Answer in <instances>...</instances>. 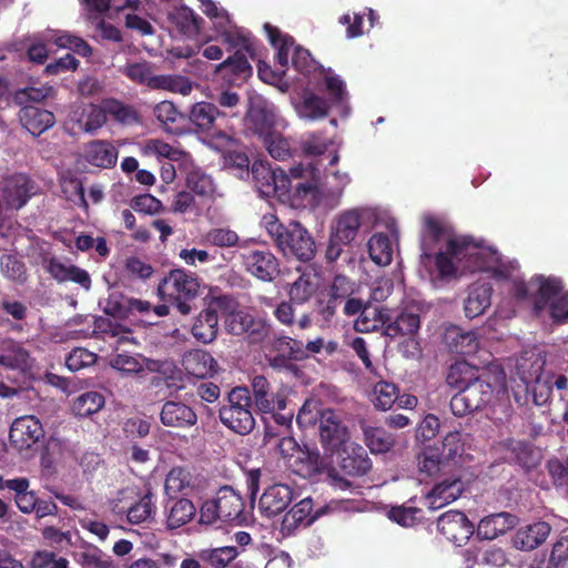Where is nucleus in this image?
I'll return each instance as SVG.
<instances>
[{"label": "nucleus", "instance_id": "nucleus-1", "mask_svg": "<svg viewBox=\"0 0 568 568\" xmlns=\"http://www.w3.org/2000/svg\"><path fill=\"white\" fill-rule=\"evenodd\" d=\"M252 175L254 186L262 196L288 195L293 202L315 200L321 185V170L307 162L288 168L286 172L282 169H272L262 161H254L248 176Z\"/></svg>", "mask_w": 568, "mask_h": 568}, {"label": "nucleus", "instance_id": "nucleus-2", "mask_svg": "<svg viewBox=\"0 0 568 568\" xmlns=\"http://www.w3.org/2000/svg\"><path fill=\"white\" fill-rule=\"evenodd\" d=\"M423 262L433 260L435 271L439 280H450L455 276L456 270L464 274L488 273L495 277V250L491 246L483 245V241H471L469 237H456L447 241L445 252H435L432 248V256L420 255Z\"/></svg>", "mask_w": 568, "mask_h": 568}, {"label": "nucleus", "instance_id": "nucleus-3", "mask_svg": "<svg viewBox=\"0 0 568 568\" xmlns=\"http://www.w3.org/2000/svg\"><path fill=\"white\" fill-rule=\"evenodd\" d=\"M519 265L516 260L498 257V280H510V296L517 302L532 301V313L539 315L548 302L562 295V282L556 277L535 275L528 283L518 276Z\"/></svg>", "mask_w": 568, "mask_h": 568}, {"label": "nucleus", "instance_id": "nucleus-4", "mask_svg": "<svg viewBox=\"0 0 568 568\" xmlns=\"http://www.w3.org/2000/svg\"><path fill=\"white\" fill-rule=\"evenodd\" d=\"M262 225L283 255L305 263L311 262L314 257V241L311 233L300 222L292 221L284 225L277 221L275 215L268 214L262 217Z\"/></svg>", "mask_w": 568, "mask_h": 568}, {"label": "nucleus", "instance_id": "nucleus-5", "mask_svg": "<svg viewBox=\"0 0 568 568\" xmlns=\"http://www.w3.org/2000/svg\"><path fill=\"white\" fill-rule=\"evenodd\" d=\"M227 118V111L217 109L214 103L206 101L193 103L187 114V121L193 125V130L210 138V143L216 149L224 148L231 142V136L225 131Z\"/></svg>", "mask_w": 568, "mask_h": 568}, {"label": "nucleus", "instance_id": "nucleus-6", "mask_svg": "<svg viewBox=\"0 0 568 568\" xmlns=\"http://www.w3.org/2000/svg\"><path fill=\"white\" fill-rule=\"evenodd\" d=\"M217 417L227 430L239 436L252 433L255 420L252 415L250 390L244 386H236L227 392L226 403L220 406Z\"/></svg>", "mask_w": 568, "mask_h": 568}, {"label": "nucleus", "instance_id": "nucleus-7", "mask_svg": "<svg viewBox=\"0 0 568 568\" xmlns=\"http://www.w3.org/2000/svg\"><path fill=\"white\" fill-rule=\"evenodd\" d=\"M245 520L243 498L231 486H222L215 497L203 501L200 508V524L213 525L216 521L240 525Z\"/></svg>", "mask_w": 568, "mask_h": 568}, {"label": "nucleus", "instance_id": "nucleus-8", "mask_svg": "<svg viewBox=\"0 0 568 568\" xmlns=\"http://www.w3.org/2000/svg\"><path fill=\"white\" fill-rule=\"evenodd\" d=\"M329 453H337V462H335L337 467L329 470V479L335 489L347 490L351 488L349 479L342 475L348 478H361L372 469V462L367 457V453L357 444H351Z\"/></svg>", "mask_w": 568, "mask_h": 568}, {"label": "nucleus", "instance_id": "nucleus-9", "mask_svg": "<svg viewBox=\"0 0 568 568\" xmlns=\"http://www.w3.org/2000/svg\"><path fill=\"white\" fill-rule=\"evenodd\" d=\"M199 277L183 268H173L159 282V294L171 300L182 315L191 313V301L199 294Z\"/></svg>", "mask_w": 568, "mask_h": 568}, {"label": "nucleus", "instance_id": "nucleus-10", "mask_svg": "<svg viewBox=\"0 0 568 568\" xmlns=\"http://www.w3.org/2000/svg\"><path fill=\"white\" fill-rule=\"evenodd\" d=\"M122 74L132 82L152 90L189 95L192 89L191 81L184 75L152 73V64L148 61L126 64Z\"/></svg>", "mask_w": 568, "mask_h": 568}, {"label": "nucleus", "instance_id": "nucleus-11", "mask_svg": "<svg viewBox=\"0 0 568 568\" xmlns=\"http://www.w3.org/2000/svg\"><path fill=\"white\" fill-rule=\"evenodd\" d=\"M264 31L268 37V42L276 49V64L283 70L287 64L293 65L301 74H308L314 70V60H312L308 50L294 44V39L287 34H283L276 27L266 23Z\"/></svg>", "mask_w": 568, "mask_h": 568}, {"label": "nucleus", "instance_id": "nucleus-12", "mask_svg": "<svg viewBox=\"0 0 568 568\" xmlns=\"http://www.w3.org/2000/svg\"><path fill=\"white\" fill-rule=\"evenodd\" d=\"M418 329H420V315L412 307L395 311V316L381 327L386 338L407 341L403 345V354L407 357H416L420 354V347L415 339Z\"/></svg>", "mask_w": 568, "mask_h": 568}, {"label": "nucleus", "instance_id": "nucleus-13", "mask_svg": "<svg viewBox=\"0 0 568 568\" xmlns=\"http://www.w3.org/2000/svg\"><path fill=\"white\" fill-rule=\"evenodd\" d=\"M281 456L288 459V467L301 478H312L323 470V458L316 449H301L294 438L284 436L276 443Z\"/></svg>", "mask_w": 568, "mask_h": 568}, {"label": "nucleus", "instance_id": "nucleus-14", "mask_svg": "<svg viewBox=\"0 0 568 568\" xmlns=\"http://www.w3.org/2000/svg\"><path fill=\"white\" fill-rule=\"evenodd\" d=\"M361 213L358 209L346 211L335 219L334 227L329 233L327 248H325V260L334 263L343 253V247L348 246L359 233Z\"/></svg>", "mask_w": 568, "mask_h": 568}, {"label": "nucleus", "instance_id": "nucleus-15", "mask_svg": "<svg viewBox=\"0 0 568 568\" xmlns=\"http://www.w3.org/2000/svg\"><path fill=\"white\" fill-rule=\"evenodd\" d=\"M224 326L227 334L244 336L251 345H258L272 335V325L266 320L242 310L227 313Z\"/></svg>", "mask_w": 568, "mask_h": 568}, {"label": "nucleus", "instance_id": "nucleus-16", "mask_svg": "<svg viewBox=\"0 0 568 568\" xmlns=\"http://www.w3.org/2000/svg\"><path fill=\"white\" fill-rule=\"evenodd\" d=\"M43 437L42 424L32 415L14 418L10 425V447L23 456H28Z\"/></svg>", "mask_w": 568, "mask_h": 568}, {"label": "nucleus", "instance_id": "nucleus-17", "mask_svg": "<svg viewBox=\"0 0 568 568\" xmlns=\"http://www.w3.org/2000/svg\"><path fill=\"white\" fill-rule=\"evenodd\" d=\"M233 303V298H231L227 294H219L216 296H212L210 298V304L207 307L203 308L195 321H193V325H191V335L195 341L202 343L203 345H207L215 341L216 338V312L215 308L226 311L231 307Z\"/></svg>", "mask_w": 568, "mask_h": 568}, {"label": "nucleus", "instance_id": "nucleus-18", "mask_svg": "<svg viewBox=\"0 0 568 568\" xmlns=\"http://www.w3.org/2000/svg\"><path fill=\"white\" fill-rule=\"evenodd\" d=\"M242 267L252 278L262 283H272L280 275V261L267 248L242 253Z\"/></svg>", "mask_w": 568, "mask_h": 568}, {"label": "nucleus", "instance_id": "nucleus-19", "mask_svg": "<svg viewBox=\"0 0 568 568\" xmlns=\"http://www.w3.org/2000/svg\"><path fill=\"white\" fill-rule=\"evenodd\" d=\"M544 359L539 354L526 352L520 354L515 363V377L520 381V388L515 390V400L523 406L528 400L529 387L540 379Z\"/></svg>", "mask_w": 568, "mask_h": 568}, {"label": "nucleus", "instance_id": "nucleus-20", "mask_svg": "<svg viewBox=\"0 0 568 568\" xmlns=\"http://www.w3.org/2000/svg\"><path fill=\"white\" fill-rule=\"evenodd\" d=\"M317 433H320V444L324 446L325 452H335L353 444L349 442L347 426L341 422V416L333 409L322 410Z\"/></svg>", "mask_w": 568, "mask_h": 568}, {"label": "nucleus", "instance_id": "nucleus-21", "mask_svg": "<svg viewBox=\"0 0 568 568\" xmlns=\"http://www.w3.org/2000/svg\"><path fill=\"white\" fill-rule=\"evenodd\" d=\"M500 459L504 463L516 464L525 471H530L540 465L542 453L532 444L525 440H516L513 438L500 443L498 447Z\"/></svg>", "mask_w": 568, "mask_h": 568}, {"label": "nucleus", "instance_id": "nucleus-22", "mask_svg": "<svg viewBox=\"0 0 568 568\" xmlns=\"http://www.w3.org/2000/svg\"><path fill=\"white\" fill-rule=\"evenodd\" d=\"M437 530L449 542L455 544V546H463L473 536V524L464 513L449 510L437 518Z\"/></svg>", "mask_w": 568, "mask_h": 568}, {"label": "nucleus", "instance_id": "nucleus-23", "mask_svg": "<svg viewBox=\"0 0 568 568\" xmlns=\"http://www.w3.org/2000/svg\"><path fill=\"white\" fill-rule=\"evenodd\" d=\"M550 531H552L550 524L539 519L520 526V528L515 531V535H513V538H510V544H513L515 549L521 552H531L546 542V539L550 536Z\"/></svg>", "mask_w": 568, "mask_h": 568}, {"label": "nucleus", "instance_id": "nucleus-24", "mask_svg": "<svg viewBox=\"0 0 568 568\" xmlns=\"http://www.w3.org/2000/svg\"><path fill=\"white\" fill-rule=\"evenodd\" d=\"M251 388L252 404H254L258 413H268L275 409L283 410L286 408V395H284V392L270 390V383L262 375L252 377Z\"/></svg>", "mask_w": 568, "mask_h": 568}, {"label": "nucleus", "instance_id": "nucleus-25", "mask_svg": "<svg viewBox=\"0 0 568 568\" xmlns=\"http://www.w3.org/2000/svg\"><path fill=\"white\" fill-rule=\"evenodd\" d=\"M479 545L476 546V564L479 566L495 567L497 555L495 546H485V542H491L497 537V525H495V515L486 516L479 519L478 527L474 529Z\"/></svg>", "mask_w": 568, "mask_h": 568}, {"label": "nucleus", "instance_id": "nucleus-26", "mask_svg": "<svg viewBox=\"0 0 568 568\" xmlns=\"http://www.w3.org/2000/svg\"><path fill=\"white\" fill-rule=\"evenodd\" d=\"M150 311V303L130 297L121 292L108 294L104 303V314L115 320H125L133 314H144Z\"/></svg>", "mask_w": 568, "mask_h": 568}, {"label": "nucleus", "instance_id": "nucleus-27", "mask_svg": "<svg viewBox=\"0 0 568 568\" xmlns=\"http://www.w3.org/2000/svg\"><path fill=\"white\" fill-rule=\"evenodd\" d=\"M83 162L99 169H112L118 162V149L109 141L94 140L83 144Z\"/></svg>", "mask_w": 568, "mask_h": 568}, {"label": "nucleus", "instance_id": "nucleus-28", "mask_svg": "<svg viewBox=\"0 0 568 568\" xmlns=\"http://www.w3.org/2000/svg\"><path fill=\"white\" fill-rule=\"evenodd\" d=\"M292 503V488L286 484H274L262 493L258 509L262 515L271 518L284 511Z\"/></svg>", "mask_w": 568, "mask_h": 568}, {"label": "nucleus", "instance_id": "nucleus-29", "mask_svg": "<svg viewBox=\"0 0 568 568\" xmlns=\"http://www.w3.org/2000/svg\"><path fill=\"white\" fill-rule=\"evenodd\" d=\"M30 363V353L20 342L7 338L0 343V366L4 369L24 373L32 366Z\"/></svg>", "mask_w": 568, "mask_h": 568}, {"label": "nucleus", "instance_id": "nucleus-30", "mask_svg": "<svg viewBox=\"0 0 568 568\" xmlns=\"http://www.w3.org/2000/svg\"><path fill=\"white\" fill-rule=\"evenodd\" d=\"M159 419L165 427L185 429L196 424V414L191 406L182 402L168 400L161 408Z\"/></svg>", "mask_w": 568, "mask_h": 568}, {"label": "nucleus", "instance_id": "nucleus-31", "mask_svg": "<svg viewBox=\"0 0 568 568\" xmlns=\"http://www.w3.org/2000/svg\"><path fill=\"white\" fill-rule=\"evenodd\" d=\"M470 239L467 235L454 236L448 235V227L445 225L443 221L439 219L427 215L423 219V235H420V251H423V256L429 257L430 250H434V245L437 243L445 241L448 242L450 240L456 239Z\"/></svg>", "mask_w": 568, "mask_h": 568}, {"label": "nucleus", "instance_id": "nucleus-32", "mask_svg": "<svg viewBox=\"0 0 568 568\" xmlns=\"http://www.w3.org/2000/svg\"><path fill=\"white\" fill-rule=\"evenodd\" d=\"M181 366L185 373L199 379L211 378L216 373L215 358L209 352L200 348L185 353L181 359Z\"/></svg>", "mask_w": 568, "mask_h": 568}, {"label": "nucleus", "instance_id": "nucleus-33", "mask_svg": "<svg viewBox=\"0 0 568 568\" xmlns=\"http://www.w3.org/2000/svg\"><path fill=\"white\" fill-rule=\"evenodd\" d=\"M19 122L29 134L40 136L51 129L57 120L49 110L40 106H24L19 110Z\"/></svg>", "mask_w": 568, "mask_h": 568}, {"label": "nucleus", "instance_id": "nucleus-34", "mask_svg": "<svg viewBox=\"0 0 568 568\" xmlns=\"http://www.w3.org/2000/svg\"><path fill=\"white\" fill-rule=\"evenodd\" d=\"M271 349L276 353L275 357L271 358L273 367H284L291 361L300 362L308 356L302 348V342L287 335L273 339Z\"/></svg>", "mask_w": 568, "mask_h": 568}, {"label": "nucleus", "instance_id": "nucleus-35", "mask_svg": "<svg viewBox=\"0 0 568 568\" xmlns=\"http://www.w3.org/2000/svg\"><path fill=\"white\" fill-rule=\"evenodd\" d=\"M246 129L256 135L280 134L274 131V110L264 101L251 104L246 112Z\"/></svg>", "mask_w": 568, "mask_h": 568}, {"label": "nucleus", "instance_id": "nucleus-36", "mask_svg": "<svg viewBox=\"0 0 568 568\" xmlns=\"http://www.w3.org/2000/svg\"><path fill=\"white\" fill-rule=\"evenodd\" d=\"M463 493V481L459 478H446L435 484L432 491L427 493L425 500L432 510H438L454 503Z\"/></svg>", "mask_w": 568, "mask_h": 568}, {"label": "nucleus", "instance_id": "nucleus-37", "mask_svg": "<svg viewBox=\"0 0 568 568\" xmlns=\"http://www.w3.org/2000/svg\"><path fill=\"white\" fill-rule=\"evenodd\" d=\"M250 55L240 50L227 57L224 62L217 64L215 72L221 73L230 83H241L252 77V65L247 61Z\"/></svg>", "mask_w": 568, "mask_h": 568}, {"label": "nucleus", "instance_id": "nucleus-38", "mask_svg": "<svg viewBox=\"0 0 568 568\" xmlns=\"http://www.w3.org/2000/svg\"><path fill=\"white\" fill-rule=\"evenodd\" d=\"M30 180L23 174L10 175L4 180V187H2V199L7 205L13 210L21 209L32 195L30 191Z\"/></svg>", "mask_w": 568, "mask_h": 568}, {"label": "nucleus", "instance_id": "nucleus-39", "mask_svg": "<svg viewBox=\"0 0 568 568\" xmlns=\"http://www.w3.org/2000/svg\"><path fill=\"white\" fill-rule=\"evenodd\" d=\"M316 517H318V513L312 511L311 497H305L285 513L283 521H281V530L285 534H291L300 526L311 525Z\"/></svg>", "mask_w": 568, "mask_h": 568}, {"label": "nucleus", "instance_id": "nucleus-40", "mask_svg": "<svg viewBox=\"0 0 568 568\" xmlns=\"http://www.w3.org/2000/svg\"><path fill=\"white\" fill-rule=\"evenodd\" d=\"M47 273L59 283L72 282L85 290L91 287V278L87 271L75 265L62 264V262L54 257L47 261Z\"/></svg>", "mask_w": 568, "mask_h": 568}, {"label": "nucleus", "instance_id": "nucleus-41", "mask_svg": "<svg viewBox=\"0 0 568 568\" xmlns=\"http://www.w3.org/2000/svg\"><path fill=\"white\" fill-rule=\"evenodd\" d=\"M165 508V523L169 530H175L189 524L196 511L190 499L176 497H169Z\"/></svg>", "mask_w": 568, "mask_h": 568}, {"label": "nucleus", "instance_id": "nucleus-42", "mask_svg": "<svg viewBox=\"0 0 568 568\" xmlns=\"http://www.w3.org/2000/svg\"><path fill=\"white\" fill-rule=\"evenodd\" d=\"M445 346L456 355H469L477 349V338L473 332H465L456 325L445 328Z\"/></svg>", "mask_w": 568, "mask_h": 568}, {"label": "nucleus", "instance_id": "nucleus-43", "mask_svg": "<svg viewBox=\"0 0 568 568\" xmlns=\"http://www.w3.org/2000/svg\"><path fill=\"white\" fill-rule=\"evenodd\" d=\"M393 316L394 311L392 310L381 306H368L359 313L358 318L354 322V329L364 334L377 332Z\"/></svg>", "mask_w": 568, "mask_h": 568}, {"label": "nucleus", "instance_id": "nucleus-44", "mask_svg": "<svg viewBox=\"0 0 568 568\" xmlns=\"http://www.w3.org/2000/svg\"><path fill=\"white\" fill-rule=\"evenodd\" d=\"M169 22L175 26L181 36L193 38L201 32L203 18L195 14L191 8L181 6L169 13Z\"/></svg>", "mask_w": 568, "mask_h": 568}, {"label": "nucleus", "instance_id": "nucleus-45", "mask_svg": "<svg viewBox=\"0 0 568 568\" xmlns=\"http://www.w3.org/2000/svg\"><path fill=\"white\" fill-rule=\"evenodd\" d=\"M71 122L78 124V130L88 134H93L105 124V114L103 110L94 104L87 109H78L71 113Z\"/></svg>", "mask_w": 568, "mask_h": 568}, {"label": "nucleus", "instance_id": "nucleus-46", "mask_svg": "<svg viewBox=\"0 0 568 568\" xmlns=\"http://www.w3.org/2000/svg\"><path fill=\"white\" fill-rule=\"evenodd\" d=\"M222 39H224V43L230 45V48L247 54L252 60L257 57V40L252 37L250 31L243 28H234L224 31Z\"/></svg>", "mask_w": 568, "mask_h": 568}, {"label": "nucleus", "instance_id": "nucleus-47", "mask_svg": "<svg viewBox=\"0 0 568 568\" xmlns=\"http://www.w3.org/2000/svg\"><path fill=\"white\" fill-rule=\"evenodd\" d=\"M240 552L235 546H222L210 549H202L197 552L200 562L207 565L210 568H227Z\"/></svg>", "mask_w": 568, "mask_h": 568}, {"label": "nucleus", "instance_id": "nucleus-48", "mask_svg": "<svg viewBox=\"0 0 568 568\" xmlns=\"http://www.w3.org/2000/svg\"><path fill=\"white\" fill-rule=\"evenodd\" d=\"M491 303V287L487 285H475L469 288L468 298L464 302L466 317L475 318L483 314Z\"/></svg>", "mask_w": 568, "mask_h": 568}, {"label": "nucleus", "instance_id": "nucleus-49", "mask_svg": "<svg viewBox=\"0 0 568 568\" xmlns=\"http://www.w3.org/2000/svg\"><path fill=\"white\" fill-rule=\"evenodd\" d=\"M364 434V444L371 449L372 454H384L394 446V436L381 426H362Z\"/></svg>", "mask_w": 568, "mask_h": 568}, {"label": "nucleus", "instance_id": "nucleus-50", "mask_svg": "<svg viewBox=\"0 0 568 568\" xmlns=\"http://www.w3.org/2000/svg\"><path fill=\"white\" fill-rule=\"evenodd\" d=\"M153 115L156 121L163 124L165 131L172 134H181V123L184 122V115L176 110L170 101H161L153 109Z\"/></svg>", "mask_w": 568, "mask_h": 568}, {"label": "nucleus", "instance_id": "nucleus-51", "mask_svg": "<svg viewBox=\"0 0 568 568\" xmlns=\"http://www.w3.org/2000/svg\"><path fill=\"white\" fill-rule=\"evenodd\" d=\"M445 383L449 387H464L475 383H485L477 375V368L467 362H455L449 366Z\"/></svg>", "mask_w": 568, "mask_h": 568}, {"label": "nucleus", "instance_id": "nucleus-52", "mask_svg": "<svg viewBox=\"0 0 568 568\" xmlns=\"http://www.w3.org/2000/svg\"><path fill=\"white\" fill-rule=\"evenodd\" d=\"M316 292V278L313 273H301L300 277L288 286V301L297 305L307 303Z\"/></svg>", "mask_w": 568, "mask_h": 568}, {"label": "nucleus", "instance_id": "nucleus-53", "mask_svg": "<svg viewBox=\"0 0 568 568\" xmlns=\"http://www.w3.org/2000/svg\"><path fill=\"white\" fill-rule=\"evenodd\" d=\"M402 396L397 395V386L392 382L381 381L372 387V405L374 408L387 412L396 404V399Z\"/></svg>", "mask_w": 568, "mask_h": 568}, {"label": "nucleus", "instance_id": "nucleus-54", "mask_svg": "<svg viewBox=\"0 0 568 568\" xmlns=\"http://www.w3.org/2000/svg\"><path fill=\"white\" fill-rule=\"evenodd\" d=\"M105 405V398L99 392H84L82 395L73 399L71 410L78 417H89L103 408Z\"/></svg>", "mask_w": 568, "mask_h": 568}, {"label": "nucleus", "instance_id": "nucleus-55", "mask_svg": "<svg viewBox=\"0 0 568 568\" xmlns=\"http://www.w3.org/2000/svg\"><path fill=\"white\" fill-rule=\"evenodd\" d=\"M368 255L372 262L378 266H387L392 262V243L383 233L372 234L368 240Z\"/></svg>", "mask_w": 568, "mask_h": 568}, {"label": "nucleus", "instance_id": "nucleus-56", "mask_svg": "<svg viewBox=\"0 0 568 568\" xmlns=\"http://www.w3.org/2000/svg\"><path fill=\"white\" fill-rule=\"evenodd\" d=\"M155 511L156 506H154V501L152 500V493L146 491V494L139 498V501L129 507V510H126V519L133 525H141L152 519Z\"/></svg>", "mask_w": 568, "mask_h": 568}, {"label": "nucleus", "instance_id": "nucleus-57", "mask_svg": "<svg viewBox=\"0 0 568 568\" xmlns=\"http://www.w3.org/2000/svg\"><path fill=\"white\" fill-rule=\"evenodd\" d=\"M452 388L457 390L452 398L490 403L494 397V389L489 383H474L468 386H455Z\"/></svg>", "mask_w": 568, "mask_h": 568}, {"label": "nucleus", "instance_id": "nucleus-58", "mask_svg": "<svg viewBox=\"0 0 568 568\" xmlns=\"http://www.w3.org/2000/svg\"><path fill=\"white\" fill-rule=\"evenodd\" d=\"M50 91H52L50 87H26L14 91L12 102L21 108L38 106V104L42 103L50 95Z\"/></svg>", "mask_w": 568, "mask_h": 568}, {"label": "nucleus", "instance_id": "nucleus-59", "mask_svg": "<svg viewBox=\"0 0 568 568\" xmlns=\"http://www.w3.org/2000/svg\"><path fill=\"white\" fill-rule=\"evenodd\" d=\"M187 189H190L191 194L202 199H211L215 192L211 176L200 170H193L187 173Z\"/></svg>", "mask_w": 568, "mask_h": 568}, {"label": "nucleus", "instance_id": "nucleus-60", "mask_svg": "<svg viewBox=\"0 0 568 568\" xmlns=\"http://www.w3.org/2000/svg\"><path fill=\"white\" fill-rule=\"evenodd\" d=\"M100 109L104 111V115L112 116V119L119 123L129 124L138 121V113H135V110L115 99L104 101V106Z\"/></svg>", "mask_w": 568, "mask_h": 568}, {"label": "nucleus", "instance_id": "nucleus-61", "mask_svg": "<svg viewBox=\"0 0 568 568\" xmlns=\"http://www.w3.org/2000/svg\"><path fill=\"white\" fill-rule=\"evenodd\" d=\"M300 112L310 120L323 119L328 114V104L324 98L310 93L303 98Z\"/></svg>", "mask_w": 568, "mask_h": 568}, {"label": "nucleus", "instance_id": "nucleus-62", "mask_svg": "<svg viewBox=\"0 0 568 568\" xmlns=\"http://www.w3.org/2000/svg\"><path fill=\"white\" fill-rule=\"evenodd\" d=\"M262 139V144L268 151V155L276 161H284L290 156V144L281 134H256Z\"/></svg>", "mask_w": 568, "mask_h": 568}, {"label": "nucleus", "instance_id": "nucleus-63", "mask_svg": "<svg viewBox=\"0 0 568 568\" xmlns=\"http://www.w3.org/2000/svg\"><path fill=\"white\" fill-rule=\"evenodd\" d=\"M388 518L404 527H412L422 520V509L414 506H393L388 511Z\"/></svg>", "mask_w": 568, "mask_h": 568}, {"label": "nucleus", "instance_id": "nucleus-64", "mask_svg": "<svg viewBox=\"0 0 568 568\" xmlns=\"http://www.w3.org/2000/svg\"><path fill=\"white\" fill-rule=\"evenodd\" d=\"M568 567V529H565L555 542L549 552V568Z\"/></svg>", "mask_w": 568, "mask_h": 568}]
</instances>
